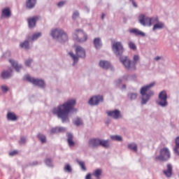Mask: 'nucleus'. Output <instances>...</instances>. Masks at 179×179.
Masks as SVG:
<instances>
[{
  "label": "nucleus",
  "mask_w": 179,
  "mask_h": 179,
  "mask_svg": "<svg viewBox=\"0 0 179 179\" xmlns=\"http://www.w3.org/2000/svg\"><path fill=\"white\" fill-rule=\"evenodd\" d=\"M99 66L103 68V69H108L111 66V64L107 61H101L99 62Z\"/></svg>",
  "instance_id": "412c9836"
},
{
  "label": "nucleus",
  "mask_w": 179,
  "mask_h": 179,
  "mask_svg": "<svg viewBox=\"0 0 179 179\" xmlns=\"http://www.w3.org/2000/svg\"><path fill=\"white\" fill-rule=\"evenodd\" d=\"M67 142L69 146H75V141H73V136L72 134H67Z\"/></svg>",
  "instance_id": "4be33fe9"
},
{
  "label": "nucleus",
  "mask_w": 179,
  "mask_h": 179,
  "mask_svg": "<svg viewBox=\"0 0 179 179\" xmlns=\"http://www.w3.org/2000/svg\"><path fill=\"white\" fill-rule=\"evenodd\" d=\"M9 62L11 63L12 66H13L15 69V71H17V72H19V71H20V69H22V66L19 65L17 64V62H16L15 60L13 59H10Z\"/></svg>",
  "instance_id": "a211bd4d"
},
{
  "label": "nucleus",
  "mask_w": 179,
  "mask_h": 179,
  "mask_svg": "<svg viewBox=\"0 0 179 179\" xmlns=\"http://www.w3.org/2000/svg\"><path fill=\"white\" fill-rule=\"evenodd\" d=\"M64 170L65 171H68V173H71V171H72V168L71 167V165L67 164L64 167Z\"/></svg>",
  "instance_id": "ea45409f"
},
{
  "label": "nucleus",
  "mask_w": 179,
  "mask_h": 179,
  "mask_svg": "<svg viewBox=\"0 0 179 179\" xmlns=\"http://www.w3.org/2000/svg\"><path fill=\"white\" fill-rule=\"evenodd\" d=\"M110 138L112 139V141H122V137L121 136H111Z\"/></svg>",
  "instance_id": "f704fd0d"
},
{
  "label": "nucleus",
  "mask_w": 179,
  "mask_h": 179,
  "mask_svg": "<svg viewBox=\"0 0 179 179\" xmlns=\"http://www.w3.org/2000/svg\"><path fill=\"white\" fill-rule=\"evenodd\" d=\"M36 0H28L27 1V6L29 8V9H31L36 6Z\"/></svg>",
  "instance_id": "bb28decb"
},
{
  "label": "nucleus",
  "mask_w": 179,
  "mask_h": 179,
  "mask_svg": "<svg viewBox=\"0 0 179 179\" xmlns=\"http://www.w3.org/2000/svg\"><path fill=\"white\" fill-rule=\"evenodd\" d=\"M94 45L96 50L101 48V40L99 38H96L94 40Z\"/></svg>",
  "instance_id": "b1692460"
},
{
  "label": "nucleus",
  "mask_w": 179,
  "mask_h": 179,
  "mask_svg": "<svg viewBox=\"0 0 179 179\" xmlns=\"http://www.w3.org/2000/svg\"><path fill=\"white\" fill-rule=\"evenodd\" d=\"M131 2H132V1H134V0H130Z\"/></svg>",
  "instance_id": "5fc2aeb1"
},
{
  "label": "nucleus",
  "mask_w": 179,
  "mask_h": 179,
  "mask_svg": "<svg viewBox=\"0 0 179 179\" xmlns=\"http://www.w3.org/2000/svg\"><path fill=\"white\" fill-rule=\"evenodd\" d=\"M7 120L9 121H16L17 120V116L13 113L8 112L7 114Z\"/></svg>",
  "instance_id": "6ab92c4d"
},
{
  "label": "nucleus",
  "mask_w": 179,
  "mask_h": 179,
  "mask_svg": "<svg viewBox=\"0 0 179 179\" xmlns=\"http://www.w3.org/2000/svg\"><path fill=\"white\" fill-rule=\"evenodd\" d=\"M128 149H130V150H133V152H137L138 145L136 143H130L128 145Z\"/></svg>",
  "instance_id": "2f4dec72"
},
{
  "label": "nucleus",
  "mask_w": 179,
  "mask_h": 179,
  "mask_svg": "<svg viewBox=\"0 0 179 179\" xmlns=\"http://www.w3.org/2000/svg\"><path fill=\"white\" fill-rule=\"evenodd\" d=\"M41 37V33H36L32 36L31 40L32 41H34V40H37V38Z\"/></svg>",
  "instance_id": "c9c22d12"
},
{
  "label": "nucleus",
  "mask_w": 179,
  "mask_h": 179,
  "mask_svg": "<svg viewBox=\"0 0 179 179\" xmlns=\"http://www.w3.org/2000/svg\"><path fill=\"white\" fill-rule=\"evenodd\" d=\"M64 5H65V1H60L57 3V6H59V8H61V6H64Z\"/></svg>",
  "instance_id": "a18cd8bd"
},
{
  "label": "nucleus",
  "mask_w": 179,
  "mask_h": 179,
  "mask_svg": "<svg viewBox=\"0 0 179 179\" xmlns=\"http://www.w3.org/2000/svg\"><path fill=\"white\" fill-rule=\"evenodd\" d=\"M38 19H40V17L38 16L28 18L27 22L29 28L33 29V27H36V22H37V20H38Z\"/></svg>",
  "instance_id": "ddd939ff"
},
{
  "label": "nucleus",
  "mask_w": 179,
  "mask_h": 179,
  "mask_svg": "<svg viewBox=\"0 0 179 179\" xmlns=\"http://www.w3.org/2000/svg\"><path fill=\"white\" fill-rule=\"evenodd\" d=\"M12 76V70L3 71L1 73V78L3 79H8V78H10Z\"/></svg>",
  "instance_id": "5701e85b"
},
{
  "label": "nucleus",
  "mask_w": 179,
  "mask_h": 179,
  "mask_svg": "<svg viewBox=\"0 0 179 179\" xmlns=\"http://www.w3.org/2000/svg\"><path fill=\"white\" fill-rule=\"evenodd\" d=\"M163 27H164V24L158 21L157 24H154L152 30L155 31V30H159L160 29H163Z\"/></svg>",
  "instance_id": "a878e982"
},
{
  "label": "nucleus",
  "mask_w": 179,
  "mask_h": 179,
  "mask_svg": "<svg viewBox=\"0 0 179 179\" xmlns=\"http://www.w3.org/2000/svg\"><path fill=\"white\" fill-rule=\"evenodd\" d=\"M129 47L131 50H134V51H135V50H136V45H135V43H134V42H129Z\"/></svg>",
  "instance_id": "e433bc0d"
},
{
  "label": "nucleus",
  "mask_w": 179,
  "mask_h": 179,
  "mask_svg": "<svg viewBox=\"0 0 179 179\" xmlns=\"http://www.w3.org/2000/svg\"><path fill=\"white\" fill-rule=\"evenodd\" d=\"M106 113L109 117H112L115 120H118V118H121V112L118 110H115L112 111H107Z\"/></svg>",
  "instance_id": "4468645a"
},
{
  "label": "nucleus",
  "mask_w": 179,
  "mask_h": 179,
  "mask_svg": "<svg viewBox=\"0 0 179 179\" xmlns=\"http://www.w3.org/2000/svg\"><path fill=\"white\" fill-rule=\"evenodd\" d=\"M170 157V150L167 148H164L160 150L159 156L155 157V162H167Z\"/></svg>",
  "instance_id": "0eeeda50"
},
{
  "label": "nucleus",
  "mask_w": 179,
  "mask_h": 179,
  "mask_svg": "<svg viewBox=\"0 0 179 179\" xmlns=\"http://www.w3.org/2000/svg\"><path fill=\"white\" fill-rule=\"evenodd\" d=\"M33 62V59H29L28 60L25 61V65L27 66H30V64Z\"/></svg>",
  "instance_id": "79ce46f5"
},
{
  "label": "nucleus",
  "mask_w": 179,
  "mask_h": 179,
  "mask_svg": "<svg viewBox=\"0 0 179 179\" xmlns=\"http://www.w3.org/2000/svg\"><path fill=\"white\" fill-rule=\"evenodd\" d=\"M2 15L5 17H9L10 16V9H9V8L3 9Z\"/></svg>",
  "instance_id": "7c9ffc66"
},
{
  "label": "nucleus",
  "mask_w": 179,
  "mask_h": 179,
  "mask_svg": "<svg viewBox=\"0 0 179 179\" xmlns=\"http://www.w3.org/2000/svg\"><path fill=\"white\" fill-rule=\"evenodd\" d=\"M132 3H133V6L135 7V8H137V5H136V3H135L134 1H132Z\"/></svg>",
  "instance_id": "3c124183"
},
{
  "label": "nucleus",
  "mask_w": 179,
  "mask_h": 179,
  "mask_svg": "<svg viewBox=\"0 0 179 179\" xmlns=\"http://www.w3.org/2000/svg\"><path fill=\"white\" fill-rule=\"evenodd\" d=\"M89 145L90 148H97L100 146V139L99 138H92L89 141Z\"/></svg>",
  "instance_id": "dca6fc26"
},
{
  "label": "nucleus",
  "mask_w": 179,
  "mask_h": 179,
  "mask_svg": "<svg viewBox=\"0 0 179 179\" xmlns=\"http://www.w3.org/2000/svg\"><path fill=\"white\" fill-rule=\"evenodd\" d=\"M24 80H26L27 82H30V83H32L36 86H39V87H44L45 86L44 80L31 78L29 75H27L24 77Z\"/></svg>",
  "instance_id": "6e6552de"
},
{
  "label": "nucleus",
  "mask_w": 179,
  "mask_h": 179,
  "mask_svg": "<svg viewBox=\"0 0 179 179\" xmlns=\"http://www.w3.org/2000/svg\"><path fill=\"white\" fill-rule=\"evenodd\" d=\"M178 149H179V136L176 138V147H175V148L173 149L174 152H175L176 155H177L178 156H179V151H178Z\"/></svg>",
  "instance_id": "c756f323"
},
{
  "label": "nucleus",
  "mask_w": 179,
  "mask_h": 179,
  "mask_svg": "<svg viewBox=\"0 0 179 179\" xmlns=\"http://www.w3.org/2000/svg\"><path fill=\"white\" fill-rule=\"evenodd\" d=\"M76 55H73V52H70L69 54L73 59L74 62H76L79 58H85L86 57V52L85 49L80 46L76 48Z\"/></svg>",
  "instance_id": "423d86ee"
},
{
  "label": "nucleus",
  "mask_w": 179,
  "mask_h": 179,
  "mask_svg": "<svg viewBox=\"0 0 179 179\" xmlns=\"http://www.w3.org/2000/svg\"><path fill=\"white\" fill-rule=\"evenodd\" d=\"M51 36L60 41V43H65L68 41V35L61 29H53L51 32Z\"/></svg>",
  "instance_id": "39448f33"
},
{
  "label": "nucleus",
  "mask_w": 179,
  "mask_h": 179,
  "mask_svg": "<svg viewBox=\"0 0 179 179\" xmlns=\"http://www.w3.org/2000/svg\"><path fill=\"white\" fill-rule=\"evenodd\" d=\"M101 19H102V20L104 19V14H102Z\"/></svg>",
  "instance_id": "603ef678"
},
{
  "label": "nucleus",
  "mask_w": 179,
  "mask_h": 179,
  "mask_svg": "<svg viewBox=\"0 0 179 179\" xmlns=\"http://www.w3.org/2000/svg\"><path fill=\"white\" fill-rule=\"evenodd\" d=\"M129 33L131 34H135V36H140L141 37H145V34L143 31L138 29H132L129 30Z\"/></svg>",
  "instance_id": "f3484780"
},
{
  "label": "nucleus",
  "mask_w": 179,
  "mask_h": 179,
  "mask_svg": "<svg viewBox=\"0 0 179 179\" xmlns=\"http://www.w3.org/2000/svg\"><path fill=\"white\" fill-rule=\"evenodd\" d=\"M6 54H8V55H10V53H6Z\"/></svg>",
  "instance_id": "864d4df0"
},
{
  "label": "nucleus",
  "mask_w": 179,
  "mask_h": 179,
  "mask_svg": "<svg viewBox=\"0 0 179 179\" xmlns=\"http://www.w3.org/2000/svg\"><path fill=\"white\" fill-rule=\"evenodd\" d=\"M20 143L22 145L23 143H26V138H22L20 141Z\"/></svg>",
  "instance_id": "49530a36"
},
{
  "label": "nucleus",
  "mask_w": 179,
  "mask_h": 179,
  "mask_svg": "<svg viewBox=\"0 0 179 179\" xmlns=\"http://www.w3.org/2000/svg\"><path fill=\"white\" fill-rule=\"evenodd\" d=\"M38 139H40L42 143H45V142L47 141V138H45V136L41 134H38Z\"/></svg>",
  "instance_id": "473e14b6"
},
{
  "label": "nucleus",
  "mask_w": 179,
  "mask_h": 179,
  "mask_svg": "<svg viewBox=\"0 0 179 179\" xmlns=\"http://www.w3.org/2000/svg\"><path fill=\"white\" fill-rule=\"evenodd\" d=\"M21 48H24V50H29L30 48V45L29 41H25L20 44Z\"/></svg>",
  "instance_id": "cd10ccee"
},
{
  "label": "nucleus",
  "mask_w": 179,
  "mask_h": 179,
  "mask_svg": "<svg viewBox=\"0 0 179 179\" xmlns=\"http://www.w3.org/2000/svg\"><path fill=\"white\" fill-rule=\"evenodd\" d=\"M155 83H151L149 85H145L141 87L140 93L142 96L141 104H146L148 101L150 99V97L153 96V91L150 90L153 86H155Z\"/></svg>",
  "instance_id": "f03ea898"
},
{
  "label": "nucleus",
  "mask_w": 179,
  "mask_h": 179,
  "mask_svg": "<svg viewBox=\"0 0 179 179\" xmlns=\"http://www.w3.org/2000/svg\"><path fill=\"white\" fill-rule=\"evenodd\" d=\"M17 153H19V152L17 150H13V151L9 152V155L10 156H15V155H17Z\"/></svg>",
  "instance_id": "37998d69"
},
{
  "label": "nucleus",
  "mask_w": 179,
  "mask_h": 179,
  "mask_svg": "<svg viewBox=\"0 0 179 179\" xmlns=\"http://www.w3.org/2000/svg\"><path fill=\"white\" fill-rule=\"evenodd\" d=\"M75 104H76V100L70 99L55 107L52 110V114L62 119V122H69V113L73 110Z\"/></svg>",
  "instance_id": "f257e3e1"
},
{
  "label": "nucleus",
  "mask_w": 179,
  "mask_h": 179,
  "mask_svg": "<svg viewBox=\"0 0 179 179\" xmlns=\"http://www.w3.org/2000/svg\"><path fill=\"white\" fill-rule=\"evenodd\" d=\"M76 36L77 37V41L80 43H83L87 40V35L85 34L81 29H77L76 31Z\"/></svg>",
  "instance_id": "9b49d317"
},
{
  "label": "nucleus",
  "mask_w": 179,
  "mask_h": 179,
  "mask_svg": "<svg viewBox=\"0 0 179 179\" xmlns=\"http://www.w3.org/2000/svg\"><path fill=\"white\" fill-rule=\"evenodd\" d=\"M159 59H162V57L157 56V57H156L155 58V61H159Z\"/></svg>",
  "instance_id": "8fccbe9b"
},
{
  "label": "nucleus",
  "mask_w": 179,
  "mask_h": 179,
  "mask_svg": "<svg viewBox=\"0 0 179 179\" xmlns=\"http://www.w3.org/2000/svg\"><path fill=\"white\" fill-rule=\"evenodd\" d=\"M120 59L122 64L125 66L126 69H131V68H133V69H136V65L139 62V55H136L134 56L133 63H131L129 59L125 56L120 57Z\"/></svg>",
  "instance_id": "7ed1b4c3"
},
{
  "label": "nucleus",
  "mask_w": 179,
  "mask_h": 179,
  "mask_svg": "<svg viewBox=\"0 0 179 179\" xmlns=\"http://www.w3.org/2000/svg\"><path fill=\"white\" fill-rule=\"evenodd\" d=\"M99 146H103V148H110V143L108 140H100Z\"/></svg>",
  "instance_id": "c85d7f7f"
},
{
  "label": "nucleus",
  "mask_w": 179,
  "mask_h": 179,
  "mask_svg": "<svg viewBox=\"0 0 179 179\" xmlns=\"http://www.w3.org/2000/svg\"><path fill=\"white\" fill-rule=\"evenodd\" d=\"M51 134H58V132H65L64 127H55L50 130Z\"/></svg>",
  "instance_id": "393cba45"
},
{
  "label": "nucleus",
  "mask_w": 179,
  "mask_h": 179,
  "mask_svg": "<svg viewBox=\"0 0 179 179\" xmlns=\"http://www.w3.org/2000/svg\"><path fill=\"white\" fill-rule=\"evenodd\" d=\"M101 174H103V171L101 169H98L94 171V172L92 173V176L96 177V179H101L100 176Z\"/></svg>",
  "instance_id": "aec40b11"
},
{
  "label": "nucleus",
  "mask_w": 179,
  "mask_h": 179,
  "mask_svg": "<svg viewBox=\"0 0 179 179\" xmlns=\"http://www.w3.org/2000/svg\"><path fill=\"white\" fill-rule=\"evenodd\" d=\"M1 90H2L3 93H6V92H8L9 90V87H8L7 86H5V85H2Z\"/></svg>",
  "instance_id": "a19ab883"
},
{
  "label": "nucleus",
  "mask_w": 179,
  "mask_h": 179,
  "mask_svg": "<svg viewBox=\"0 0 179 179\" xmlns=\"http://www.w3.org/2000/svg\"><path fill=\"white\" fill-rule=\"evenodd\" d=\"M45 164L48 165V166H51V159H48L45 160Z\"/></svg>",
  "instance_id": "de8ad7c7"
},
{
  "label": "nucleus",
  "mask_w": 179,
  "mask_h": 179,
  "mask_svg": "<svg viewBox=\"0 0 179 179\" xmlns=\"http://www.w3.org/2000/svg\"><path fill=\"white\" fill-rule=\"evenodd\" d=\"M101 101H103V96L98 95L92 97L88 103L90 106H97V104Z\"/></svg>",
  "instance_id": "f8f14e48"
},
{
  "label": "nucleus",
  "mask_w": 179,
  "mask_h": 179,
  "mask_svg": "<svg viewBox=\"0 0 179 179\" xmlns=\"http://www.w3.org/2000/svg\"><path fill=\"white\" fill-rule=\"evenodd\" d=\"M92 174L89 173L86 176L85 179H92Z\"/></svg>",
  "instance_id": "09e8293b"
},
{
  "label": "nucleus",
  "mask_w": 179,
  "mask_h": 179,
  "mask_svg": "<svg viewBox=\"0 0 179 179\" xmlns=\"http://www.w3.org/2000/svg\"><path fill=\"white\" fill-rule=\"evenodd\" d=\"M138 22L142 24L143 26H148L150 27L152 24H156L157 23H159V18L158 17H148L145 15L141 14L138 17Z\"/></svg>",
  "instance_id": "20e7f679"
},
{
  "label": "nucleus",
  "mask_w": 179,
  "mask_h": 179,
  "mask_svg": "<svg viewBox=\"0 0 179 179\" xmlns=\"http://www.w3.org/2000/svg\"><path fill=\"white\" fill-rule=\"evenodd\" d=\"M128 96L131 100H136V98L138 97V94L136 93H130L128 94Z\"/></svg>",
  "instance_id": "72a5a7b5"
},
{
  "label": "nucleus",
  "mask_w": 179,
  "mask_h": 179,
  "mask_svg": "<svg viewBox=\"0 0 179 179\" xmlns=\"http://www.w3.org/2000/svg\"><path fill=\"white\" fill-rule=\"evenodd\" d=\"M112 50L117 57L124 52V47L120 42H115L112 45Z\"/></svg>",
  "instance_id": "1a4fd4ad"
},
{
  "label": "nucleus",
  "mask_w": 179,
  "mask_h": 179,
  "mask_svg": "<svg viewBox=\"0 0 179 179\" xmlns=\"http://www.w3.org/2000/svg\"><path fill=\"white\" fill-rule=\"evenodd\" d=\"M166 167L167 170L163 171V173L166 177L170 178L173 175V166H171L170 164H168Z\"/></svg>",
  "instance_id": "2eb2a0df"
},
{
  "label": "nucleus",
  "mask_w": 179,
  "mask_h": 179,
  "mask_svg": "<svg viewBox=\"0 0 179 179\" xmlns=\"http://www.w3.org/2000/svg\"><path fill=\"white\" fill-rule=\"evenodd\" d=\"M78 163L80 166L82 170H83V171H86V166H85V162L78 161Z\"/></svg>",
  "instance_id": "58836bf2"
},
{
  "label": "nucleus",
  "mask_w": 179,
  "mask_h": 179,
  "mask_svg": "<svg viewBox=\"0 0 179 179\" xmlns=\"http://www.w3.org/2000/svg\"><path fill=\"white\" fill-rule=\"evenodd\" d=\"M74 124H75V125H76L77 127H79V125H82V124H83V122H82V120H80V118H77V119L74 121Z\"/></svg>",
  "instance_id": "4c0bfd02"
},
{
  "label": "nucleus",
  "mask_w": 179,
  "mask_h": 179,
  "mask_svg": "<svg viewBox=\"0 0 179 179\" xmlns=\"http://www.w3.org/2000/svg\"><path fill=\"white\" fill-rule=\"evenodd\" d=\"M159 104L162 107L167 106V93L166 91H162L159 94Z\"/></svg>",
  "instance_id": "9d476101"
},
{
  "label": "nucleus",
  "mask_w": 179,
  "mask_h": 179,
  "mask_svg": "<svg viewBox=\"0 0 179 179\" xmlns=\"http://www.w3.org/2000/svg\"><path fill=\"white\" fill-rule=\"evenodd\" d=\"M76 17H79V12H78V11H76L73 14V19L75 20V19H76Z\"/></svg>",
  "instance_id": "c03bdc74"
}]
</instances>
